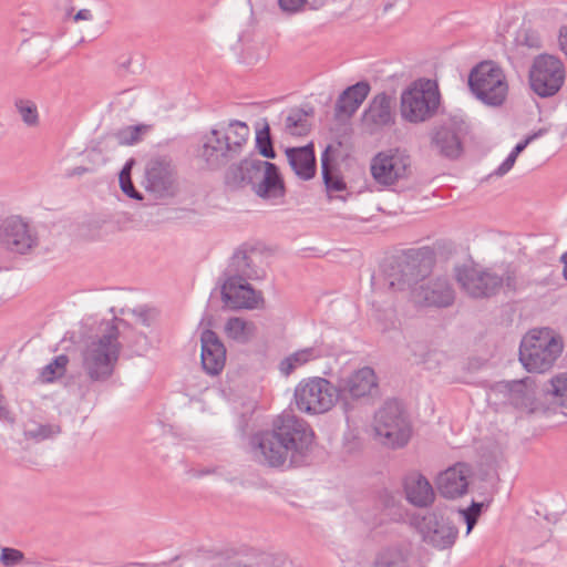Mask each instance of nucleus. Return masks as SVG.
Listing matches in <instances>:
<instances>
[{
    "label": "nucleus",
    "mask_w": 567,
    "mask_h": 567,
    "mask_svg": "<svg viewBox=\"0 0 567 567\" xmlns=\"http://www.w3.org/2000/svg\"><path fill=\"white\" fill-rule=\"evenodd\" d=\"M516 156L512 153L507 156V158L498 166V168L495 171V175L503 176L506 173H508L512 167L514 166L516 162Z\"/></svg>",
    "instance_id": "45"
},
{
    "label": "nucleus",
    "mask_w": 567,
    "mask_h": 567,
    "mask_svg": "<svg viewBox=\"0 0 567 567\" xmlns=\"http://www.w3.org/2000/svg\"><path fill=\"white\" fill-rule=\"evenodd\" d=\"M93 16L89 9H82L74 16V21H89Z\"/></svg>",
    "instance_id": "50"
},
{
    "label": "nucleus",
    "mask_w": 567,
    "mask_h": 567,
    "mask_svg": "<svg viewBox=\"0 0 567 567\" xmlns=\"http://www.w3.org/2000/svg\"><path fill=\"white\" fill-rule=\"evenodd\" d=\"M256 145L259 153L266 158H275L276 152L272 147V141L270 137V130L268 124L264 128L259 130L256 135Z\"/></svg>",
    "instance_id": "39"
},
{
    "label": "nucleus",
    "mask_w": 567,
    "mask_h": 567,
    "mask_svg": "<svg viewBox=\"0 0 567 567\" xmlns=\"http://www.w3.org/2000/svg\"><path fill=\"white\" fill-rule=\"evenodd\" d=\"M260 164H269V162L257 158H246L238 165L229 166L225 174V183L233 188L250 185L254 189L265 172V167Z\"/></svg>",
    "instance_id": "25"
},
{
    "label": "nucleus",
    "mask_w": 567,
    "mask_h": 567,
    "mask_svg": "<svg viewBox=\"0 0 567 567\" xmlns=\"http://www.w3.org/2000/svg\"><path fill=\"white\" fill-rule=\"evenodd\" d=\"M456 279L464 291L473 298L491 297L503 286V279L498 278V275L474 267L457 268Z\"/></svg>",
    "instance_id": "15"
},
{
    "label": "nucleus",
    "mask_w": 567,
    "mask_h": 567,
    "mask_svg": "<svg viewBox=\"0 0 567 567\" xmlns=\"http://www.w3.org/2000/svg\"><path fill=\"white\" fill-rule=\"evenodd\" d=\"M323 357L322 349L313 346L298 350L281 360L279 370L282 374L289 375L296 369Z\"/></svg>",
    "instance_id": "30"
},
{
    "label": "nucleus",
    "mask_w": 567,
    "mask_h": 567,
    "mask_svg": "<svg viewBox=\"0 0 567 567\" xmlns=\"http://www.w3.org/2000/svg\"><path fill=\"white\" fill-rule=\"evenodd\" d=\"M468 85L477 100L493 107L503 105L508 94L505 73L492 61L482 62L471 71Z\"/></svg>",
    "instance_id": "8"
},
{
    "label": "nucleus",
    "mask_w": 567,
    "mask_h": 567,
    "mask_svg": "<svg viewBox=\"0 0 567 567\" xmlns=\"http://www.w3.org/2000/svg\"><path fill=\"white\" fill-rule=\"evenodd\" d=\"M411 300L419 306L444 308L453 303L455 293L445 278L421 280L410 292Z\"/></svg>",
    "instance_id": "14"
},
{
    "label": "nucleus",
    "mask_w": 567,
    "mask_h": 567,
    "mask_svg": "<svg viewBox=\"0 0 567 567\" xmlns=\"http://www.w3.org/2000/svg\"><path fill=\"white\" fill-rule=\"evenodd\" d=\"M471 475L472 470L470 465L456 463L439 475L437 489L445 498L460 497L467 492Z\"/></svg>",
    "instance_id": "21"
},
{
    "label": "nucleus",
    "mask_w": 567,
    "mask_h": 567,
    "mask_svg": "<svg viewBox=\"0 0 567 567\" xmlns=\"http://www.w3.org/2000/svg\"><path fill=\"white\" fill-rule=\"evenodd\" d=\"M14 109L21 117V121L28 127H35L39 125L40 116L37 104L23 97H17L13 102Z\"/></svg>",
    "instance_id": "34"
},
{
    "label": "nucleus",
    "mask_w": 567,
    "mask_h": 567,
    "mask_svg": "<svg viewBox=\"0 0 567 567\" xmlns=\"http://www.w3.org/2000/svg\"><path fill=\"white\" fill-rule=\"evenodd\" d=\"M145 188L156 198L172 197L177 192V172L172 159L153 157L145 166Z\"/></svg>",
    "instance_id": "11"
},
{
    "label": "nucleus",
    "mask_w": 567,
    "mask_h": 567,
    "mask_svg": "<svg viewBox=\"0 0 567 567\" xmlns=\"http://www.w3.org/2000/svg\"><path fill=\"white\" fill-rule=\"evenodd\" d=\"M402 559L403 554L399 548H385L377 555L373 567H398Z\"/></svg>",
    "instance_id": "37"
},
{
    "label": "nucleus",
    "mask_w": 567,
    "mask_h": 567,
    "mask_svg": "<svg viewBox=\"0 0 567 567\" xmlns=\"http://www.w3.org/2000/svg\"><path fill=\"white\" fill-rule=\"evenodd\" d=\"M563 349L561 339L553 330L533 329L522 339L519 361L527 371L544 373L553 368Z\"/></svg>",
    "instance_id": "4"
},
{
    "label": "nucleus",
    "mask_w": 567,
    "mask_h": 567,
    "mask_svg": "<svg viewBox=\"0 0 567 567\" xmlns=\"http://www.w3.org/2000/svg\"><path fill=\"white\" fill-rule=\"evenodd\" d=\"M421 277L415 260H401L391 264L384 272V282L392 291H404L416 286Z\"/></svg>",
    "instance_id": "24"
},
{
    "label": "nucleus",
    "mask_w": 567,
    "mask_h": 567,
    "mask_svg": "<svg viewBox=\"0 0 567 567\" xmlns=\"http://www.w3.org/2000/svg\"><path fill=\"white\" fill-rule=\"evenodd\" d=\"M202 365L210 375L221 372L226 362V349L218 336L209 329L202 332Z\"/></svg>",
    "instance_id": "23"
},
{
    "label": "nucleus",
    "mask_w": 567,
    "mask_h": 567,
    "mask_svg": "<svg viewBox=\"0 0 567 567\" xmlns=\"http://www.w3.org/2000/svg\"><path fill=\"white\" fill-rule=\"evenodd\" d=\"M147 125H134L124 127L115 133V138L121 145H132L141 140L142 134L147 132Z\"/></svg>",
    "instance_id": "38"
},
{
    "label": "nucleus",
    "mask_w": 567,
    "mask_h": 567,
    "mask_svg": "<svg viewBox=\"0 0 567 567\" xmlns=\"http://www.w3.org/2000/svg\"><path fill=\"white\" fill-rule=\"evenodd\" d=\"M464 519H465V523L467 525V534L473 529V527L475 526L477 519L473 516H466V515H463Z\"/></svg>",
    "instance_id": "52"
},
{
    "label": "nucleus",
    "mask_w": 567,
    "mask_h": 567,
    "mask_svg": "<svg viewBox=\"0 0 567 567\" xmlns=\"http://www.w3.org/2000/svg\"><path fill=\"white\" fill-rule=\"evenodd\" d=\"M467 133L468 125L463 117L450 116L432 130L431 148L442 157L456 159L464 151Z\"/></svg>",
    "instance_id": "9"
},
{
    "label": "nucleus",
    "mask_w": 567,
    "mask_h": 567,
    "mask_svg": "<svg viewBox=\"0 0 567 567\" xmlns=\"http://www.w3.org/2000/svg\"><path fill=\"white\" fill-rule=\"evenodd\" d=\"M559 47L567 56V27H561L559 31Z\"/></svg>",
    "instance_id": "49"
},
{
    "label": "nucleus",
    "mask_w": 567,
    "mask_h": 567,
    "mask_svg": "<svg viewBox=\"0 0 567 567\" xmlns=\"http://www.w3.org/2000/svg\"><path fill=\"white\" fill-rule=\"evenodd\" d=\"M565 81V68L563 62L549 54H540L535 58L530 71V89L540 97L554 96Z\"/></svg>",
    "instance_id": "10"
},
{
    "label": "nucleus",
    "mask_w": 567,
    "mask_h": 567,
    "mask_svg": "<svg viewBox=\"0 0 567 567\" xmlns=\"http://www.w3.org/2000/svg\"><path fill=\"white\" fill-rule=\"evenodd\" d=\"M327 2H328V0H311L310 9L318 10V9L322 8Z\"/></svg>",
    "instance_id": "53"
},
{
    "label": "nucleus",
    "mask_w": 567,
    "mask_h": 567,
    "mask_svg": "<svg viewBox=\"0 0 567 567\" xmlns=\"http://www.w3.org/2000/svg\"><path fill=\"white\" fill-rule=\"evenodd\" d=\"M561 406L567 408V374L556 375L550 380V390Z\"/></svg>",
    "instance_id": "41"
},
{
    "label": "nucleus",
    "mask_w": 567,
    "mask_h": 567,
    "mask_svg": "<svg viewBox=\"0 0 567 567\" xmlns=\"http://www.w3.org/2000/svg\"><path fill=\"white\" fill-rule=\"evenodd\" d=\"M411 166L410 155L402 150L394 148L377 154L371 162V174L381 185H393L409 175Z\"/></svg>",
    "instance_id": "12"
},
{
    "label": "nucleus",
    "mask_w": 567,
    "mask_h": 567,
    "mask_svg": "<svg viewBox=\"0 0 567 567\" xmlns=\"http://www.w3.org/2000/svg\"><path fill=\"white\" fill-rule=\"evenodd\" d=\"M406 499L416 507H426L434 501L435 494L430 482L420 473H411L404 478Z\"/></svg>",
    "instance_id": "26"
},
{
    "label": "nucleus",
    "mask_w": 567,
    "mask_h": 567,
    "mask_svg": "<svg viewBox=\"0 0 567 567\" xmlns=\"http://www.w3.org/2000/svg\"><path fill=\"white\" fill-rule=\"evenodd\" d=\"M132 63V56H126L124 61L120 62V68L123 69L124 71H128L130 70V65Z\"/></svg>",
    "instance_id": "54"
},
{
    "label": "nucleus",
    "mask_w": 567,
    "mask_h": 567,
    "mask_svg": "<svg viewBox=\"0 0 567 567\" xmlns=\"http://www.w3.org/2000/svg\"><path fill=\"white\" fill-rule=\"evenodd\" d=\"M378 385L373 369L363 367L339 380L337 386L340 400L348 404L350 399H359L371 393Z\"/></svg>",
    "instance_id": "20"
},
{
    "label": "nucleus",
    "mask_w": 567,
    "mask_h": 567,
    "mask_svg": "<svg viewBox=\"0 0 567 567\" xmlns=\"http://www.w3.org/2000/svg\"><path fill=\"white\" fill-rule=\"evenodd\" d=\"M61 433V426L59 424H40L29 423L24 427V435L27 439L41 442L48 439H52Z\"/></svg>",
    "instance_id": "35"
},
{
    "label": "nucleus",
    "mask_w": 567,
    "mask_h": 567,
    "mask_svg": "<svg viewBox=\"0 0 567 567\" xmlns=\"http://www.w3.org/2000/svg\"><path fill=\"white\" fill-rule=\"evenodd\" d=\"M69 359L66 355H58L52 362L47 364L42 372L41 378L44 382H52L54 379L64 374Z\"/></svg>",
    "instance_id": "36"
},
{
    "label": "nucleus",
    "mask_w": 567,
    "mask_h": 567,
    "mask_svg": "<svg viewBox=\"0 0 567 567\" xmlns=\"http://www.w3.org/2000/svg\"><path fill=\"white\" fill-rule=\"evenodd\" d=\"M313 432L306 421L284 412L272 429L255 433L249 440L251 457L261 465L280 467L289 462L298 464L312 444Z\"/></svg>",
    "instance_id": "1"
},
{
    "label": "nucleus",
    "mask_w": 567,
    "mask_h": 567,
    "mask_svg": "<svg viewBox=\"0 0 567 567\" xmlns=\"http://www.w3.org/2000/svg\"><path fill=\"white\" fill-rule=\"evenodd\" d=\"M307 4V0H278L280 10L288 16L301 12Z\"/></svg>",
    "instance_id": "43"
},
{
    "label": "nucleus",
    "mask_w": 567,
    "mask_h": 567,
    "mask_svg": "<svg viewBox=\"0 0 567 567\" xmlns=\"http://www.w3.org/2000/svg\"><path fill=\"white\" fill-rule=\"evenodd\" d=\"M259 258L260 255L255 248L236 249L224 271L225 281L264 278L265 271L257 262Z\"/></svg>",
    "instance_id": "16"
},
{
    "label": "nucleus",
    "mask_w": 567,
    "mask_h": 567,
    "mask_svg": "<svg viewBox=\"0 0 567 567\" xmlns=\"http://www.w3.org/2000/svg\"><path fill=\"white\" fill-rule=\"evenodd\" d=\"M293 398L300 412L316 415L330 411L340 400V392L328 379L312 377L296 385Z\"/></svg>",
    "instance_id": "7"
},
{
    "label": "nucleus",
    "mask_w": 567,
    "mask_h": 567,
    "mask_svg": "<svg viewBox=\"0 0 567 567\" xmlns=\"http://www.w3.org/2000/svg\"><path fill=\"white\" fill-rule=\"evenodd\" d=\"M37 241L33 230L20 217H9L0 225V247L7 251L24 255Z\"/></svg>",
    "instance_id": "13"
},
{
    "label": "nucleus",
    "mask_w": 567,
    "mask_h": 567,
    "mask_svg": "<svg viewBox=\"0 0 567 567\" xmlns=\"http://www.w3.org/2000/svg\"><path fill=\"white\" fill-rule=\"evenodd\" d=\"M421 528L424 540L441 549L452 546L457 535L456 527L436 511L423 517Z\"/></svg>",
    "instance_id": "18"
},
{
    "label": "nucleus",
    "mask_w": 567,
    "mask_h": 567,
    "mask_svg": "<svg viewBox=\"0 0 567 567\" xmlns=\"http://www.w3.org/2000/svg\"><path fill=\"white\" fill-rule=\"evenodd\" d=\"M249 127L240 121L212 128L202 138L196 157L208 171H219L240 156L247 145Z\"/></svg>",
    "instance_id": "2"
},
{
    "label": "nucleus",
    "mask_w": 567,
    "mask_h": 567,
    "mask_svg": "<svg viewBox=\"0 0 567 567\" xmlns=\"http://www.w3.org/2000/svg\"><path fill=\"white\" fill-rule=\"evenodd\" d=\"M265 172L254 187V192L261 198H278L284 195V182L275 164H261Z\"/></svg>",
    "instance_id": "29"
},
{
    "label": "nucleus",
    "mask_w": 567,
    "mask_h": 567,
    "mask_svg": "<svg viewBox=\"0 0 567 567\" xmlns=\"http://www.w3.org/2000/svg\"><path fill=\"white\" fill-rule=\"evenodd\" d=\"M0 419L10 420V412L2 403V396L0 395Z\"/></svg>",
    "instance_id": "51"
},
{
    "label": "nucleus",
    "mask_w": 567,
    "mask_h": 567,
    "mask_svg": "<svg viewBox=\"0 0 567 567\" xmlns=\"http://www.w3.org/2000/svg\"><path fill=\"white\" fill-rule=\"evenodd\" d=\"M120 186L123 193L126 194L128 197L137 200H141L143 198L141 193L134 188L132 179L121 181Z\"/></svg>",
    "instance_id": "44"
},
{
    "label": "nucleus",
    "mask_w": 567,
    "mask_h": 567,
    "mask_svg": "<svg viewBox=\"0 0 567 567\" xmlns=\"http://www.w3.org/2000/svg\"><path fill=\"white\" fill-rule=\"evenodd\" d=\"M373 430L380 444L390 449L405 446L412 436V425L398 401H388L374 415Z\"/></svg>",
    "instance_id": "5"
},
{
    "label": "nucleus",
    "mask_w": 567,
    "mask_h": 567,
    "mask_svg": "<svg viewBox=\"0 0 567 567\" xmlns=\"http://www.w3.org/2000/svg\"><path fill=\"white\" fill-rule=\"evenodd\" d=\"M218 567H247L246 565L239 564L237 561H224Z\"/></svg>",
    "instance_id": "55"
},
{
    "label": "nucleus",
    "mask_w": 567,
    "mask_h": 567,
    "mask_svg": "<svg viewBox=\"0 0 567 567\" xmlns=\"http://www.w3.org/2000/svg\"><path fill=\"white\" fill-rule=\"evenodd\" d=\"M329 151L330 146H328L321 155L323 182L328 192H341L346 188V183L331 165Z\"/></svg>",
    "instance_id": "33"
},
{
    "label": "nucleus",
    "mask_w": 567,
    "mask_h": 567,
    "mask_svg": "<svg viewBox=\"0 0 567 567\" xmlns=\"http://www.w3.org/2000/svg\"><path fill=\"white\" fill-rule=\"evenodd\" d=\"M133 164H134V159H130L128 162H126V164L124 165V167L122 168V171L120 173V182L132 179L131 171H132Z\"/></svg>",
    "instance_id": "48"
},
{
    "label": "nucleus",
    "mask_w": 567,
    "mask_h": 567,
    "mask_svg": "<svg viewBox=\"0 0 567 567\" xmlns=\"http://www.w3.org/2000/svg\"><path fill=\"white\" fill-rule=\"evenodd\" d=\"M118 334L115 326L107 324L85 341L81 350L82 369L92 382H104L112 377L122 350Z\"/></svg>",
    "instance_id": "3"
},
{
    "label": "nucleus",
    "mask_w": 567,
    "mask_h": 567,
    "mask_svg": "<svg viewBox=\"0 0 567 567\" xmlns=\"http://www.w3.org/2000/svg\"><path fill=\"white\" fill-rule=\"evenodd\" d=\"M362 126L373 134L394 123L393 99L385 92L378 93L369 102L361 116Z\"/></svg>",
    "instance_id": "17"
},
{
    "label": "nucleus",
    "mask_w": 567,
    "mask_h": 567,
    "mask_svg": "<svg viewBox=\"0 0 567 567\" xmlns=\"http://www.w3.org/2000/svg\"><path fill=\"white\" fill-rule=\"evenodd\" d=\"M440 104L437 86L431 80L415 81L401 93L400 113L409 123H422L430 120Z\"/></svg>",
    "instance_id": "6"
},
{
    "label": "nucleus",
    "mask_w": 567,
    "mask_h": 567,
    "mask_svg": "<svg viewBox=\"0 0 567 567\" xmlns=\"http://www.w3.org/2000/svg\"><path fill=\"white\" fill-rule=\"evenodd\" d=\"M249 279L224 281L221 286L223 300L235 309H257L264 306V297L256 291Z\"/></svg>",
    "instance_id": "19"
},
{
    "label": "nucleus",
    "mask_w": 567,
    "mask_h": 567,
    "mask_svg": "<svg viewBox=\"0 0 567 567\" xmlns=\"http://www.w3.org/2000/svg\"><path fill=\"white\" fill-rule=\"evenodd\" d=\"M24 559V554L12 547H2L0 551V563L4 567H14Z\"/></svg>",
    "instance_id": "42"
},
{
    "label": "nucleus",
    "mask_w": 567,
    "mask_h": 567,
    "mask_svg": "<svg viewBox=\"0 0 567 567\" xmlns=\"http://www.w3.org/2000/svg\"><path fill=\"white\" fill-rule=\"evenodd\" d=\"M371 86L368 82L361 81L347 87L338 97L336 114L338 116L351 117L367 99Z\"/></svg>",
    "instance_id": "28"
},
{
    "label": "nucleus",
    "mask_w": 567,
    "mask_h": 567,
    "mask_svg": "<svg viewBox=\"0 0 567 567\" xmlns=\"http://www.w3.org/2000/svg\"><path fill=\"white\" fill-rule=\"evenodd\" d=\"M492 393L504 394L511 404L518 408H532L536 400V388L533 378L498 382Z\"/></svg>",
    "instance_id": "22"
},
{
    "label": "nucleus",
    "mask_w": 567,
    "mask_h": 567,
    "mask_svg": "<svg viewBox=\"0 0 567 567\" xmlns=\"http://www.w3.org/2000/svg\"><path fill=\"white\" fill-rule=\"evenodd\" d=\"M84 171H85V168L79 167V168H76V171H75V172H76L78 174H81V173H83Z\"/></svg>",
    "instance_id": "57"
},
{
    "label": "nucleus",
    "mask_w": 567,
    "mask_h": 567,
    "mask_svg": "<svg viewBox=\"0 0 567 567\" xmlns=\"http://www.w3.org/2000/svg\"><path fill=\"white\" fill-rule=\"evenodd\" d=\"M482 504L473 503L472 506L467 509L461 511L462 515L473 516L476 519L481 514Z\"/></svg>",
    "instance_id": "47"
},
{
    "label": "nucleus",
    "mask_w": 567,
    "mask_h": 567,
    "mask_svg": "<svg viewBox=\"0 0 567 567\" xmlns=\"http://www.w3.org/2000/svg\"><path fill=\"white\" fill-rule=\"evenodd\" d=\"M224 331L229 339L238 343H247L255 337L256 326L244 318L231 317L226 321Z\"/></svg>",
    "instance_id": "31"
},
{
    "label": "nucleus",
    "mask_w": 567,
    "mask_h": 567,
    "mask_svg": "<svg viewBox=\"0 0 567 567\" xmlns=\"http://www.w3.org/2000/svg\"><path fill=\"white\" fill-rule=\"evenodd\" d=\"M498 278L503 279V285L509 291H518L526 286L525 280L519 276L518 270L515 266L508 265L504 272L498 276Z\"/></svg>",
    "instance_id": "40"
},
{
    "label": "nucleus",
    "mask_w": 567,
    "mask_h": 567,
    "mask_svg": "<svg viewBox=\"0 0 567 567\" xmlns=\"http://www.w3.org/2000/svg\"><path fill=\"white\" fill-rule=\"evenodd\" d=\"M288 162L296 175L305 181L311 179L316 174V156L313 143L302 147L286 150Z\"/></svg>",
    "instance_id": "27"
},
{
    "label": "nucleus",
    "mask_w": 567,
    "mask_h": 567,
    "mask_svg": "<svg viewBox=\"0 0 567 567\" xmlns=\"http://www.w3.org/2000/svg\"><path fill=\"white\" fill-rule=\"evenodd\" d=\"M540 134L542 131L533 135H529L523 142L518 143L511 153L517 157L526 148V146Z\"/></svg>",
    "instance_id": "46"
},
{
    "label": "nucleus",
    "mask_w": 567,
    "mask_h": 567,
    "mask_svg": "<svg viewBox=\"0 0 567 567\" xmlns=\"http://www.w3.org/2000/svg\"><path fill=\"white\" fill-rule=\"evenodd\" d=\"M310 114L301 109L291 110L285 121V132L291 136H305L311 130Z\"/></svg>",
    "instance_id": "32"
},
{
    "label": "nucleus",
    "mask_w": 567,
    "mask_h": 567,
    "mask_svg": "<svg viewBox=\"0 0 567 567\" xmlns=\"http://www.w3.org/2000/svg\"><path fill=\"white\" fill-rule=\"evenodd\" d=\"M561 261L564 262L563 275H564V278L567 280V251L565 254H563Z\"/></svg>",
    "instance_id": "56"
}]
</instances>
